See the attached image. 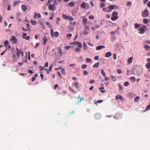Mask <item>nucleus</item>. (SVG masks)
Returning a JSON list of instances; mask_svg holds the SVG:
<instances>
[{
  "label": "nucleus",
  "mask_w": 150,
  "mask_h": 150,
  "mask_svg": "<svg viewBox=\"0 0 150 150\" xmlns=\"http://www.w3.org/2000/svg\"><path fill=\"white\" fill-rule=\"evenodd\" d=\"M16 51L17 56L18 58L20 57V55H21L22 57L23 56V52L21 50L16 48Z\"/></svg>",
  "instance_id": "nucleus-1"
},
{
  "label": "nucleus",
  "mask_w": 150,
  "mask_h": 150,
  "mask_svg": "<svg viewBox=\"0 0 150 150\" xmlns=\"http://www.w3.org/2000/svg\"><path fill=\"white\" fill-rule=\"evenodd\" d=\"M149 15V11L147 8L145 9V10L142 12V16L144 18L147 17Z\"/></svg>",
  "instance_id": "nucleus-2"
},
{
  "label": "nucleus",
  "mask_w": 150,
  "mask_h": 150,
  "mask_svg": "<svg viewBox=\"0 0 150 150\" xmlns=\"http://www.w3.org/2000/svg\"><path fill=\"white\" fill-rule=\"evenodd\" d=\"M9 41L11 42H13V43L14 44H16L17 43V40L14 36H12L9 39Z\"/></svg>",
  "instance_id": "nucleus-3"
},
{
  "label": "nucleus",
  "mask_w": 150,
  "mask_h": 150,
  "mask_svg": "<svg viewBox=\"0 0 150 150\" xmlns=\"http://www.w3.org/2000/svg\"><path fill=\"white\" fill-rule=\"evenodd\" d=\"M146 28V25L143 26L142 27L140 28L139 30L140 32V33L142 34H144L145 32V30Z\"/></svg>",
  "instance_id": "nucleus-4"
},
{
  "label": "nucleus",
  "mask_w": 150,
  "mask_h": 150,
  "mask_svg": "<svg viewBox=\"0 0 150 150\" xmlns=\"http://www.w3.org/2000/svg\"><path fill=\"white\" fill-rule=\"evenodd\" d=\"M82 47V45L81 44H80V45H78V47L75 49V50L76 52L79 53L81 51V49Z\"/></svg>",
  "instance_id": "nucleus-5"
},
{
  "label": "nucleus",
  "mask_w": 150,
  "mask_h": 150,
  "mask_svg": "<svg viewBox=\"0 0 150 150\" xmlns=\"http://www.w3.org/2000/svg\"><path fill=\"white\" fill-rule=\"evenodd\" d=\"M116 7L117 9H118L119 8L118 6H116L115 5H110L108 7V10H111V11L114 9L115 7Z\"/></svg>",
  "instance_id": "nucleus-6"
},
{
  "label": "nucleus",
  "mask_w": 150,
  "mask_h": 150,
  "mask_svg": "<svg viewBox=\"0 0 150 150\" xmlns=\"http://www.w3.org/2000/svg\"><path fill=\"white\" fill-rule=\"evenodd\" d=\"M90 30V28L89 26H86L85 29H84L83 34L85 35H87L88 34V33L87 32V31L89 30Z\"/></svg>",
  "instance_id": "nucleus-7"
},
{
  "label": "nucleus",
  "mask_w": 150,
  "mask_h": 150,
  "mask_svg": "<svg viewBox=\"0 0 150 150\" xmlns=\"http://www.w3.org/2000/svg\"><path fill=\"white\" fill-rule=\"evenodd\" d=\"M55 5L50 4L48 6V9L50 11H54V7L55 6Z\"/></svg>",
  "instance_id": "nucleus-8"
},
{
  "label": "nucleus",
  "mask_w": 150,
  "mask_h": 150,
  "mask_svg": "<svg viewBox=\"0 0 150 150\" xmlns=\"http://www.w3.org/2000/svg\"><path fill=\"white\" fill-rule=\"evenodd\" d=\"M57 50L59 55L60 56H62L63 55V52L61 48V47L58 48Z\"/></svg>",
  "instance_id": "nucleus-9"
},
{
  "label": "nucleus",
  "mask_w": 150,
  "mask_h": 150,
  "mask_svg": "<svg viewBox=\"0 0 150 150\" xmlns=\"http://www.w3.org/2000/svg\"><path fill=\"white\" fill-rule=\"evenodd\" d=\"M73 86L75 87L77 89H78L79 87V84L78 82H74L72 83Z\"/></svg>",
  "instance_id": "nucleus-10"
},
{
  "label": "nucleus",
  "mask_w": 150,
  "mask_h": 150,
  "mask_svg": "<svg viewBox=\"0 0 150 150\" xmlns=\"http://www.w3.org/2000/svg\"><path fill=\"white\" fill-rule=\"evenodd\" d=\"M27 35L26 33H23L22 34V36L23 38L25 39L26 40H29L30 39V37L29 36L26 37Z\"/></svg>",
  "instance_id": "nucleus-11"
},
{
  "label": "nucleus",
  "mask_w": 150,
  "mask_h": 150,
  "mask_svg": "<svg viewBox=\"0 0 150 150\" xmlns=\"http://www.w3.org/2000/svg\"><path fill=\"white\" fill-rule=\"evenodd\" d=\"M105 46L103 45H100L97 47L96 48V49L97 50H100L103 48H105Z\"/></svg>",
  "instance_id": "nucleus-12"
},
{
  "label": "nucleus",
  "mask_w": 150,
  "mask_h": 150,
  "mask_svg": "<svg viewBox=\"0 0 150 150\" xmlns=\"http://www.w3.org/2000/svg\"><path fill=\"white\" fill-rule=\"evenodd\" d=\"M83 25L85 26L86 25L87 23V19L85 18V17H83Z\"/></svg>",
  "instance_id": "nucleus-13"
},
{
  "label": "nucleus",
  "mask_w": 150,
  "mask_h": 150,
  "mask_svg": "<svg viewBox=\"0 0 150 150\" xmlns=\"http://www.w3.org/2000/svg\"><path fill=\"white\" fill-rule=\"evenodd\" d=\"M112 55V54L110 52H109L106 53L105 54V57L109 58Z\"/></svg>",
  "instance_id": "nucleus-14"
},
{
  "label": "nucleus",
  "mask_w": 150,
  "mask_h": 150,
  "mask_svg": "<svg viewBox=\"0 0 150 150\" xmlns=\"http://www.w3.org/2000/svg\"><path fill=\"white\" fill-rule=\"evenodd\" d=\"M81 44L79 42H78V41H76L70 43V45H76L78 44V45H79Z\"/></svg>",
  "instance_id": "nucleus-15"
},
{
  "label": "nucleus",
  "mask_w": 150,
  "mask_h": 150,
  "mask_svg": "<svg viewBox=\"0 0 150 150\" xmlns=\"http://www.w3.org/2000/svg\"><path fill=\"white\" fill-rule=\"evenodd\" d=\"M21 9L24 11H26L27 10V7L24 5H22L21 6Z\"/></svg>",
  "instance_id": "nucleus-16"
},
{
  "label": "nucleus",
  "mask_w": 150,
  "mask_h": 150,
  "mask_svg": "<svg viewBox=\"0 0 150 150\" xmlns=\"http://www.w3.org/2000/svg\"><path fill=\"white\" fill-rule=\"evenodd\" d=\"M43 43L44 45H45L47 41V39L46 38V37L45 36L43 38Z\"/></svg>",
  "instance_id": "nucleus-17"
},
{
  "label": "nucleus",
  "mask_w": 150,
  "mask_h": 150,
  "mask_svg": "<svg viewBox=\"0 0 150 150\" xmlns=\"http://www.w3.org/2000/svg\"><path fill=\"white\" fill-rule=\"evenodd\" d=\"M118 18L117 16H112L111 18V19L112 20L114 21L117 20Z\"/></svg>",
  "instance_id": "nucleus-18"
},
{
  "label": "nucleus",
  "mask_w": 150,
  "mask_h": 150,
  "mask_svg": "<svg viewBox=\"0 0 150 150\" xmlns=\"http://www.w3.org/2000/svg\"><path fill=\"white\" fill-rule=\"evenodd\" d=\"M103 11H106L107 12H111V10H108V7L106 8H104L103 9Z\"/></svg>",
  "instance_id": "nucleus-19"
},
{
  "label": "nucleus",
  "mask_w": 150,
  "mask_h": 150,
  "mask_svg": "<svg viewBox=\"0 0 150 150\" xmlns=\"http://www.w3.org/2000/svg\"><path fill=\"white\" fill-rule=\"evenodd\" d=\"M95 117L97 119H99L101 117V115L99 114H96L95 115Z\"/></svg>",
  "instance_id": "nucleus-20"
},
{
  "label": "nucleus",
  "mask_w": 150,
  "mask_h": 150,
  "mask_svg": "<svg viewBox=\"0 0 150 150\" xmlns=\"http://www.w3.org/2000/svg\"><path fill=\"white\" fill-rule=\"evenodd\" d=\"M132 57H130L127 60V62L128 64L131 63L132 62Z\"/></svg>",
  "instance_id": "nucleus-21"
},
{
  "label": "nucleus",
  "mask_w": 150,
  "mask_h": 150,
  "mask_svg": "<svg viewBox=\"0 0 150 150\" xmlns=\"http://www.w3.org/2000/svg\"><path fill=\"white\" fill-rule=\"evenodd\" d=\"M130 80L133 82H134L136 81V78L134 76L131 77L130 78Z\"/></svg>",
  "instance_id": "nucleus-22"
},
{
  "label": "nucleus",
  "mask_w": 150,
  "mask_h": 150,
  "mask_svg": "<svg viewBox=\"0 0 150 150\" xmlns=\"http://www.w3.org/2000/svg\"><path fill=\"white\" fill-rule=\"evenodd\" d=\"M86 6V5L84 3H82L81 5V7L82 8H85Z\"/></svg>",
  "instance_id": "nucleus-23"
},
{
  "label": "nucleus",
  "mask_w": 150,
  "mask_h": 150,
  "mask_svg": "<svg viewBox=\"0 0 150 150\" xmlns=\"http://www.w3.org/2000/svg\"><path fill=\"white\" fill-rule=\"evenodd\" d=\"M122 98V97L121 96L119 95H117L116 96V99L117 100H118V99H121Z\"/></svg>",
  "instance_id": "nucleus-24"
},
{
  "label": "nucleus",
  "mask_w": 150,
  "mask_h": 150,
  "mask_svg": "<svg viewBox=\"0 0 150 150\" xmlns=\"http://www.w3.org/2000/svg\"><path fill=\"white\" fill-rule=\"evenodd\" d=\"M140 99V97L138 96L135 97L134 99V101L135 102H138Z\"/></svg>",
  "instance_id": "nucleus-25"
},
{
  "label": "nucleus",
  "mask_w": 150,
  "mask_h": 150,
  "mask_svg": "<svg viewBox=\"0 0 150 150\" xmlns=\"http://www.w3.org/2000/svg\"><path fill=\"white\" fill-rule=\"evenodd\" d=\"M144 48L148 50L150 48V46L148 45H145L144 46Z\"/></svg>",
  "instance_id": "nucleus-26"
},
{
  "label": "nucleus",
  "mask_w": 150,
  "mask_h": 150,
  "mask_svg": "<svg viewBox=\"0 0 150 150\" xmlns=\"http://www.w3.org/2000/svg\"><path fill=\"white\" fill-rule=\"evenodd\" d=\"M99 66V62H97V63H96L94 65H93V68L98 67Z\"/></svg>",
  "instance_id": "nucleus-27"
},
{
  "label": "nucleus",
  "mask_w": 150,
  "mask_h": 150,
  "mask_svg": "<svg viewBox=\"0 0 150 150\" xmlns=\"http://www.w3.org/2000/svg\"><path fill=\"white\" fill-rule=\"evenodd\" d=\"M20 3L19 0H18L17 1H15L13 3V5L14 6H16L18 4Z\"/></svg>",
  "instance_id": "nucleus-28"
},
{
  "label": "nucleus",
  "mask_w": 150,
  "mask_h": 150,
  "mask_svg": "<svg viewBox=\"0 0 150 150\" xmlns=\"http://www.w3.org/2000/svg\"><path fill=\"white\" fill-rule=\"evenodd\" d=\"M62 16L63 18L65 19H69V16H67V15L64 14H62Z\"/></svg>",
  "instance_id": "nucleus-29"
},
{
  "label": "nucleus",
  "mask_w": 150,
  "mask_h": 150,
  "mask_svg": "<svg viewBox=\"0 0 150 150\" xmlns=\"http://www.w3.org/2000/svg\"><path fill=\"white\" fill-rule=\"evenodd\" d=\"M111 78L112 80L114 81H115L117 80V79L114 76H111Z\"/></svg>",
  "instance_id": "nucleus-30"
},
{
  "label": "nucleus",
  "mask_w": 150,
  "mask_h": 150,
  "mask_svg": "<svg viewBox=\"0 0 150 150\" xmlns=\"http://www.w3.org/2000/svg\"><path fill=\"white\" fill-rule=\"evenodd\" d=\"M101 74L103 75V76H105V72H104V70L103 69H102L101 70Z\"/></svg>",
  "instance_id": "nucleus-31"
},
{
  "label": "nucleus",
  "mask_w": 150,
  "mask_h": 150,
  "mask_svg": "<svg viewBox=\"0 0 150 150\" xmlns=\"http://www.w3.org/2000/svg\"><path fill=\"white\" fill-rule=\"evenodd\" d=\"M31 24L32 25H34L37 24V22L36 21H33V20H31Z\"/></svg>",
  "instance_id": "nucleus-32"
},
{
  "label": "nucleus",
  "mask_w": 150,
  "mask_h": 150,
  "mask_svg": "<svg viewBox=\"0 0 150 150\" xmlns=\"http://www.w3.org/2000/svg\"><path fill=\"white\" fill-rule=\"evenodd\" d=\"M104 89V88L103 87H100L99 88V89L100 90V91L102 93H104L105 92V90H102Z\"/></svg>",
  "instance_id": "nucleus-33"
},
{
  "label": "nucleus",
  "mask_w": 150,
  "mask_h": 150,
  "mask_svg": "<svg viewBox=\"0 0 150 150\" xmlns=\"http://www.w3.org/2000/svg\"><path fill=\"white\" fill-rule=\"evenodd\" d=\"M71 47H73V46H66L64 47V49L65 50H68V49H69Z\"/></svg>",
  "instance_id": "nucleus-34"
},
{
  "label": "nucleus",
  "mask_w": 150,
  "mask_h": 150,
  "mask_svg": "<svg viewBox=\"0 0 150 150\" xmlns=\"http://www.w3.org/2000/svg\"><path fill=\"white\" fill-rule=\"evenodd\" d=\"M132 3L131 1H127L126 3V5L129 6H132Z\"/></svg>",
  "instance_id": "nucleus-35"
},
{
  "label": "nucleus",
  "mask_w": 150,
  "mask_h": 150,
  "mask_svg": "<svg viewBox=\"0 0 150 150\" xmlns=\"http://www.w3.org/2000/svg\"><path fill=\"white\" fill-rule=\"evenodd\" d=\"M143 22L145 24H147L149 22L147 18H145L143 20Z\"/></svg>",
  "instance_id": "nucleus-36"
},
{
  "label": "nucleus",
  "mask_w": 150,
  "mask_h": 150,
  "mask_svg": "<svg viewBox=\"0 0 150 150\" xmlns=\"http://www.w3.org/2000/svg\"><path fill=\"white\" fill-rule=\"evenodd\" d=\"M117 15H118V13H117V12L116 11H113V12L112 14V16H117Z\"/></svg>",
  "instance_id": "nucleus-37"
},
{
  "label": "nucleus",
  "mask_w": 150,
  "mask_h": 150,
  "mask_svg": "<svg viewBox=\"0 0 150 150\" xmlns=\"http://www.w3.org/2000/svg\"><path fill=\"white\" fill-rule=\"evenodd\" d=\"M54 35L55 36L56 38L58 37L59 35V32L57 31L55 32H54Z\"/></svg>",
  "instance_id": "nucleus-38"
},
{
  "label": "nucleus",
  "mask_w": 150,
  "mask_h": 150,
  "mask_svg": "<svg viewBox=\"0 0 150 150\" xmlns=\"http://www.w3.org/2000/svg\"><path fill=\"white\" fill-rule=\"evenodd\" d=\"M83 49L85 50H86L87 49V46L85 42H84L83 44Z\"/></svg>",
  "instance_id": "nucleus-39"
},
{
  "label": "nucleus",
  "mask_w": 150,
  "mask_h": 150,
  "mask_svg": "<svg viewBox=\"0 0 150 150\" xmlns=\"http://www.w3.org/2000/svg\"><path fill=\"white\" fill-rule=\"evenodd\" d=\"M72 37V34H69L67 35V37L69 39H70Z\"/></svg>",
  "instance_id": "nucleus-40"
},
{
  "label": "nucleus",
  "mask_w": 150,
  "mask_h": 150,
  "mask_svg": "<svg viewBox=\"0 0 150 150\" xmlns=\"http://www.w3.org/2000/svg\"><path fill=\"white\" fill-rule=\"evenodd\" d=\"M68 20H69L70 21H71L74 20V18L72 16H69Z\"/></svg>",
  "instance_id": "nucleus-41"
},
{
  "label": "nucleus",
  "mask_w": 150,
  "mask_h": 150,
  "mask_svg": "<svg viewBox=\"0 0 150 150\" xmlns=\"http://www.w3.org/2000/svg\"><path fill=\"white\" fill-rule=\"evenodd\" d=\"M75 5V4L74 2H70L69 3V6L71 7H74Z\"/></svg>",
  "instance_id": "nucleus-42"
},
{
  "label": "nucleus",
  "mask_w": 150,
  "mask_h": 150,
  "mask_svg": "<svg viewBox=\"0 0 150 150\" xmlns=\"http://www.w3.org/2000/svg\"><path fill=\"white\" fill-rule=\"evenodd\" d=\"M146 67L147 69H149L150 68V63H148L146 64Z\"/></svg>",
  "instance_id": "nucleus-43"
},
{
  "label": "nucleus",
  "mask_w": 150,
  "mask_h": 150,
  "mask_svg": "<svg viewBox=\"0 0 150 150\" xmlns=\"http://www.w3.org/2000/svg\"><path fill=\"white\" fill-rule=\"evenodd\" d=\"M9 44V42L7 40H6L4 42V45L6 47Z\"/></svg>",
  "instance_id": "nucleus-44"
},
{
  "label": "nucleus",
  "mask_w": 150,
  "mask_h": 150,
  "mask_svg": "<svg viewBox=\"0 0 150 150\" xmlns=\"http://www.w3.org/2000/svg\"><path fill=\"white\" fill-rule=\"evenodd\" d=\"M87 67V65L86 64H83L82 65L81 67L82 69H84L86 68Z\"/></svg>",
  "instance_id": "nucleus-45"
},
{
  "label": "nucleus",
  "mask_w": 150,
  "mask_h": 150,
  "mask_svg": "<svg viewBox=\"0 0 150 150\" xmlns=\"http://www.w3.org/2000/svg\"><path fill=\"white\" fill-rule=\"evenodd\" d=\"M105 6V5L104 3H102L100 4V7L101 8H102L104 7Z\"/></svg>",
  "instance_id": "nucleus-46"
},
{
  "label": "nucleus",
  "mask_w": 150,
  "mask_h": 150,
  "mask_svg": "<svg viewBox=\"0 0 150 150\" xmlns=\"http://www.w3.org/2000/svg\"><path fill=\"white\" fill-rule=\"evenodd\" d=\"M86 61L87 63H90L91 62V60L89 58H87L86 59Z\"/></svg>",
  "instance_id": "nucleus-47"
},
{
  "label": "nucleus",
  "mask_w": 150,
  "mask_h": 150,
  "mask_svg": "<svg viewBox=\"0 0 150 150\" xmlns=\"http://www.w3.org/2000/svg\"><path fill=\"white\" fill-rule=\"evenodd\" d=\"M39 69H40V70H41V71H42L45 69V68L44 67H42L41 66H40L39 67Z\"/></svg>",
  "instance_id": "nucleus-48"
},
{
  "label": "nucleus",
  "mask_w": 150,
  "mask_h": 150,
  "mask_svg": "<svg viewBox=\"0 0 150 150\" xmlns=\"http://www.w3.org/2000/svg\"><path fill=\"white\" fill-rule=\"evenodd\" d=\"M88 74V72L86 71H84L83 73V75H87Z\"/></svg>",
  "instance_id": "nucleus-49"
},
{
  "label": "nucleus",
  "mask_w": 150,
  "mask_h": 150,
  "mask_svg": "<svg viewBox=\"0 0 150 150\" xmlns=\"http://www.w3.org/2000/svg\"><path fill=\"white\" fill-rule=\"evenodd\" d=\"M89 18L90 19L93 20L94 19V17L93 15H90L89 17Z\"/></svg>",
  "instance_id": "nucleus-50"
},
{
  "label": "nucleus",
  "mask_w": 150,
  "mask_h": 150,
  "mask_svg": "<svg viewBox=\"0 0 150 150\" xmlns=\"http://www.w3.org/2000/svg\"><path fill=\"white\" fill-rule=\"evenodd\" d=\"M129 83L128 81H126L124 83V86H127L128 85H129Z\"/></svg>",
  "instance_id": "nucleus-51"
},
{
  "label": "nucleus",
  "mask_w": 150,
  "mask_h": 150,
  "mask_svg": "<svg viewBox=\"0 0 150 150\" xmlns=\"http://www.w3.org/2000/svg\"><path fill=\"white\" fill-rule=\"evenodd\" d=\"M69 89L70 90H71L72 91L74 92V93H75V91L74 90V89L73 88H72L70 86L69 87Z\"/></svg>",
  "instance_id": "nucleus-52"
},
{
  "label": "nucleus",
  "mask_w": 150,
  "mask_h": 150,
  "mask_svg": "<svg viewBox=\"0 0 150 150\" xmlns=\"http://www.w3.org/2000/svg\"><path fill=\"white\" fill-rule=\"evenodd\" d=\"M103 102V100H98L96 103V104L97 103H101L102 102Z\"/></svg>",
  "instance_id": "nucleus-53"
},
{
  "label": "nucleus",
  "mask_w": 150,
  "mask_h": 150,
  "mask_svg": "<svg viewBox=\"0 0 150 150\" xmlns=\"http://www.w3.org/2000/svg\"><path fill=\"white\" fill-rule=\"evenodd\" d=\"M140 26V25L136 23L135 24V27L136 28H139Z\"/></svg>",
  "instance_id": "nucleus-54"
},
{
  "label": "nucleus",
  "mask_w": 150,
  "mask_h": 150,
  "mask_svg": "<svg viewBox=\"0 0 150 150\" xmlns=\"http://www.w3.org/2000/svg\"><path fill=\"white\" fill-rule=\"evenodd\" d=\"M57 74L59 77L61 78L62 77V76L59 71L57 72Z\"/></svg>",
  "instance_id": "nucleus-55"
},
{
  "label": "nucleus",
  "mask_w": 150,
  "mask_h": 150,
  "mask_svg": "<svg viewBox=\"0 0 150 150\" xmlns=\"http://www.w3.org/2000/svg\"><path fill=\"white\" fill-rule=\"evenodd\" d=\"M60 21V18H57V20L56 22L57 24L58 25L59 23V22Z\"/></svg>",
  "instance_id": "nucleus-56"
},
{
  "label": "nucleus",
  "mask_w": 150,
  "mask_h": 150,
  "mask_svg": "<svg viewBox=\"0 0 150 150\" xmlns=\"http://www.w3.org/2000/svg\"><path fill=\"white\" fill-rule=\"evenodd\" d=\"M117 73L118 74H120L122 73V71L118 69L117 70Z\"/></svg>",
  "instance_id": "nucleus-57"
},
{
  "label": "nucleus",
  "mask_w": 150,
  "mask_h": 150,
  "mask_svg": "<svg viewBox=\"0 0 150 150\" xmlns=\"http://www.w3.org/2000/svg\"><path fill=\"white\" fill-rule=\"evenodd\" d=\"M61 71L62 73L63 74V75L65 74V71H64V69H61Z\"/></svg>",
  "instance_id": "nucleus-58"
},
{
  "label": "nucleus",
  "mask_w": 150,
  "mask_h": 150,
  "mask_svg": "<svg viewBox=\"0 0 150 150\" xmlns=\"http://www.w3.org/2000/svg\"><path fill=\"white\" fill-rule=\"evenodd\" d=\"M50 33L52 35H54L53 31L52 29H51L50 30Z\"/></svg>",
  "instance_id": "nucleus-59"
},
{
  "label": "nucleus",
  "mask_w": 150,
  "mask_h": 150,
  "mask_svg": "<svg viewBox=\"0 0 150 150\" xmlns=\"http://www.w3.org/2000/svg\"><path fill=\"white\" fill-rule=\"evenodd\" d=\"M115 36H112L111 37V39L113 41H114V40H115Z\"/></svg>",
  "instance_id": "nucleus-60"
},
{
  "label": "nucleus",
  "mask_w": 150,
  "mask_h": 150,
  "mask_svg": "<svg viewBox=\"0 0 150 150\" xmlns=\"http://www.w3.org/2000/svg\"><path fill=\"white\" fill-rule=\"evenodd\" d=\"M150 109V104L146 108V110H148Z\"/></svg>",
  "instance_id": "nucleus-61"
},
{
  "label": "nucleus",
  "mask_w": 150,
  "mask_h": 150,
  "mask_svg": "<svg viewBox=\"0 0 150 150\" xmlns=\"http://www.w3.org/2000/svg\"><path fill=\"white\" fill-rule=\"evenodd\" d=\"M99 56H96L94 57V60H97L99 59Z\"/></svg>",
  "instance_id": "nucleus-62"
},
{
  "label": "nucleus",
  "mask_w": 150,
  "mask_h": 150,
  "mask_svg": "<svg viewBox=\"0 0 150 150\" xmlns=\"http://www.w3.org/2000/svg\"><path fill=\"white\" fill-rule=\"evenodd\" d=\"M106 17L107 18H110V15L109 14H108L107 15H106Z\"/></svg>",
  "instance_id": "nucleus-63"
},
{
  "label": "nucleus",
  "mask_w": 150,
  "mask_h": 150,
  "mask_svg": "<svg viewBox=\"0 0 150 150\" xmlns=\"http://www.w3.org/2000/svg\"><path fill=\"white\" fill-rule=\"evenodd\" d=\"M95 27L96 28H98L100 26L99 25H95Z\"/></svg>",
  "instance_id": "nucleus-64"
}]
</instances>
